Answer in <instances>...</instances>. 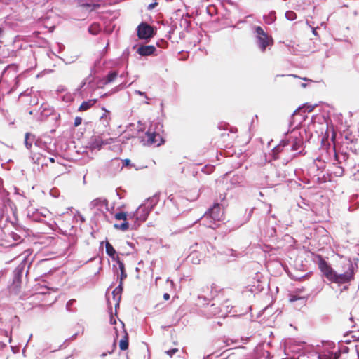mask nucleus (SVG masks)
Here are the masks:
<instances>
[{"instance_id":"nucleus-1","label":"nucleus","mask_w":359,"mask_h":359,"mask_svg":"<svg viewBox=\"0 0 359 359\" xmlns=\"http://www.w3.org/2000/svg\"><path fill=\"white\" fill-rule=\"evenodd\" d=\"M301 122L302 119L294 126L290 121L289 126L291 129L285 133L280 144L272 150L273 159H283L285 163H287L302 152L306 129L299 126Z\"/></svg>"},{"instance_id":"nucleus-2","label":"nucleus","mask_w":359,"mask_h":359,"mask_svg":"<svg viewBox=\"0 0 359 359\" xmlns=\"http://www.w3.org/2000/svg\"><path fill=\"white\" fill-rule=\"evenodd\" d=\"M225 199L226 194H220L219 199H217L212 206L198 220H201L202 224L206 227L214 229L217 228V222L223 218V208Z\"/></svg>"},{"instance_id":"nucleus-3","label":"nucleus","mask_w":359,"mask_h":359,"mask_svg":"<svg viewBox=\"0 0 359 359\" xmlns=\"http://www.w3.org/2000/svg\"><path fill=\"white\" fill-rule=\"evenodd\" d=\"M31 252L29 250H25L20 257H22L20 264L13 271V278L12 284L10 286V290L14 294H18L20 291L22 283V278L25 273L27 274L28 269L32 264L29 259Z\"/></svg>"},{"instance_id":"nucleus-4","label":"nucleus","mask_w":359,"mask_h":359,"mask_svg":"<svg viewBox=\"0 0 359 359\" xmlns=\"http://www.w3.org/2000/svg\"><path fill=\"white\" fill-rule=\"evenodd\" d=\"M27 217L31 221L44 223L52 229L57 225L53 213L46 208L35 209L29 207L27 210Z\"/></svg>"},{"instance_id":"nucleus-5","label":"nucleus","mask_w":359,"mask_h":359,"mask_svg":"<svg viewBox=\"0 0 359 359\" xmlns=\"http://www.w3.org/2000/svg\"><path fill=\"white\" fill-rule=\"evenodd\" d=\"M352 152H339L335 153L336 160L338 163H344L346 170L349 171L352 175H355L359 173V156L356 154V149L353 151L351 147Z\"/></svg>"},{"instance_id":"nucleus-6","label":"nucleus","mask_w":359,"mask_h":359,"mask_svg":"<svg viewBox=\"0 0 359 359\" xmlns=\"http://www.w3.org/2000/svg\"><path fill=\"white\" fill-rule=\"evenodd\" d=\"M162 125L159 123L151 124L148 130L141 137V142L143 145L159 146L163 144V140L160 134Z\"/></svg>"},{"instance_id":"nucleus-7","label":"nucleus","mask_w":359,"mask_h":359,"mask_svg":"<svg viewBox=\"0 0 359 359\" xmlns=\"http://www.w3.org/2000/svg\"><path fill=\"white\" fill-rule=\"evenodd\" d=\"M219 292V289L215 284L202 287L201 293L198 295L197 304L198 306L208 305L211 300L217 297Z\"/></svg>"},{"instance_id":"nucleus-8","label":"nucleus","mask_w":359,"mask_h":359,"mask_svg":"<svg viewBox=\"0 0 359 359\" xmlns=\"http://www.w3.org/2000/svg\"><path fill=\"white\" fill-rule=\"evenodd\" d=\"M254 33L255 34L256 44L259 50L264 53L268 46L273 45V39L268 35L260 26L254 27Z\"/></svg>"},{"instance_id":"nucleus-9","label":"nucleus","mask_w":359,"mask_h":359,"mask_svg":"<svg viewBox=\"0 0 359 359\" xmlns=\"http://www.w3.org/2000/svg\"><path fill=\"white\" fill-rule=\"evenodd\" d=\"M344 271L341 273L335 272L331 282L338 284H344L348 283L353 279V266L350 260H348L344 264Z\"/></svg>"},{"instance_id":"nucleus-10","label":"nucleus","mask_w":359,"mask_h":359,"mask_svg":"<svg viewBox=\"0 0 359 359\" xmlns=\"http://www.w3.org/2000/svg\"><path fill=\"white\" fill-rule=\"evenodd\" d=\"M320 359H338L340 350L336 349L335 344L332 341H325L323 345V350L320 351Z\"/></svg>"},{"instance_id":"nucleus-11","label":"nucleus","mask_w":359,"mask_h":359,"mask_svg":"<svg viewBox=\"0 0 359 359\" xmlns=\"http://www.w3.org/2000/svg\"><path fill=\"white\" fill-rule=\"evenodd\" d=\"M89 207L95 215H104L109 210L108 201L104 198H97L90 203Z\"/></svg>"},{"instance_id":"nucleus-12","label":"nucleus","mask_w":359,"mask_h":359,"mask_svg":"<svg viewBox=\"0 0 359 359\" xmlns=\"http://www.w3.org/2000/svg\"><path fill=\"white\" fill-rule=\"evenodd\" d=\"M149 212L150 210L148 209V208L140 205L136 211L130 214L128 217L129 219H135L134 226L136 228L140 225V222H143L147 219Z\"/></svg>"},{"instance_id":"nucleus-13","label":"nucleus","mask_w":359,"mask_h":359,"mask_svg":"<svg viewBox=\"0 0 359 359\" xmlns=\"http://www.w3.org/2000/svg\"><path fill=\"white\" fill-rule=\"evenodd\" d=\"M265 283V281L262 280V274L256 273L251 284L248 285V290L252 294H257L264 290Z\"/></svg>"},{"instance_id":"nucleus-14","label":"nucleus","mask_w":359,"mask_h":359,"mask_svg":"<svg viewBox=\"0 0 359 359\" xmlns=\"http://www.w3.org/2000/svg\"><path fill=\"white\" fill-rule=\"evenodd\" d=\"M318 268L323 273V276L330 281H331L336 271L328 264V263L320 255H318Z\"/></svg>"},{"instance_id":"nucleus-15","label":"nucleus","mask_w":359,"mask_h":359,"mask_svg":"<svg viewBox=\"0 0 359 359\" xmlns=\"http://www.w3.org/2000/svg\"><path fill=\"white\" fill-rule=\"evenodd\" d=\"M137 32L140 39H150L155 34L153 27L146 22H142L137 26Z\"/></svg>"},{"instance_id":"nucleus-16","label":"nucleus","mask_w":359,"mask_h":359,"mask_svg":"<svg viewBox=\"0 0 359 359\" xmlns=\"http://www.w3.org/2000/svg\"><path fill=\"white\" fill-rule=\"evenodd\" d=\"M334 154L337 153L335 150H334ZM346 170V168L344 166V163H338L334 156V160L332 163L331 168L328 170V173L334 177H342Z\"/></svg>"},{"instance_id":"nucleus-17","label":"nucleus","mask_w":359,"mask_h":359,"mask_svg":"<svg viewBox=\"0 0 359 359\" xmlns=\"http://www.w3.org/2000/svg\"><path fill=\"white\" fill-rule=\"evenodd\" d=\"M208 318L217 316L219 317H225L229 310L223 311V306H217L215 303H212L210 307L205 311Z\"/></svg>"},{"instance_id":"nucleus-18","label":"nucleus","mask_w":359,"mask_h":359,"mask_svg":"<svg viewBox=\"0 0 359 359\" xmlns=\"http://www.w3.org/2000/svg\"><path fill=\"white\" fill-rule=\"evenodd\" d=\"M115 142L116 139L112 137L104 140L101 136H97L92 139L90 146L93 149H100L102 147V146L114 143Z\"/></svg>"},{"instance_id":"nucleus-19","label":"nucleus","mask_w":359,"mask_h":359,"mask_svg":"<svg viewBox=\"0 0 359 359\" xmlns=\"http://www.w3.org/2000/svg\"><path fill=\"white\" fill-rule=\"evenodd\" d=\"M0 210L1 212L8 211L10 209L11 211L13 210V203L8 197V193L0 194Z\"/></svg>"},{"instance_id":"nucleus-20","label":"nucleus","mask_w":359,"mask_h":359,"mask_svg":"<svg viewBox=\"0 0 359 359\" xmlns=\"http://www.w3.org/2000/svg\"><path fill=\"white\" fill-rule=\"evenodd\" d=\"M230 186L227 187V189H233L238 187L245 186V177L242 175L235 174L230 179Z\"/></svg>"},{"instance_id":"nucleus-21","label":"nucleus","mask_w":359,"mask_h":359,"mask_svg":"<svg viewBox=\"0 0 359 359\" xmlns=\"http://www.w3.org/2000/svg\"><path fill=\"white\" fill-rule=\"evenodd\" d=\"M168 201L172 203L173 205L176 206L179 211L184 212L185 210L183 209V205H185L188 202L187 198H184L183 197H175L172 195H170L168 197Z\"/></svg>"},{"instance_id":"nucleus-22","label":"nucleus","mask_w":359,"mask_h":359,"mask_svg":"<svg viewBox=\"0 0 359 359\" xmlns=\"http://www.w3.org/2000/svg\"><path fill=\"white\" fill-rule=\"evenodd\" d=\"M156 48L154 46H140L137 50V53L141 56H149L154 53Z\"/></svg>"},{"instance_id":"nucleus-23","label":"nucleus","mask_w":359,"mask_h":359,"mask_svg":"<svg viewBox=\"0 0 359 359\" xmlns=\"http://www.w3.org/2000/svg\"><path fill=\"white\" fill-rule=\"evenodd\" d=\"M118 76V73L116 71H110L104 78L100 81V83L97 84L98 87H100V85H107L112 83Z\"/></svg>"},{"instance_id":"nucleus-24","label":"nucleus","mask_w":359,"mask_h":359,"mask_svg":"<svg viewBox=\"0 0 359 359\" xmlns=\"http://www.w3.org/2000/svg\"><path fill=\"white\" fill-rule=\"evenodd\" d=\"M120 323L121 327L123 330V338L120 340L119 347L121 350L125 351L128 348V336L126 330L124 328V323L122 321H121Z\"/></svg>"},{"instance_id":"nucleus-25","label":"nucleus","mask_w":359,"mask_h":359,"mask_svg":"<svg viewBox=\"0 0 359 359\" xmlns=\"http://www.w3.org/2000/svg\"><path fill=\"white\" fill-rule=\"evenodd\" d=\"M159 201V194H155L153 196L147 198L145 202L142 204L143 206L148 208L151 211L153 208L158 203Z\"/></svg>"},{"instance_id":"nucleus-26","label":"nucleus","mask_w":359,"mask_h":359,"mask_svg":"<svg viewBox=\"0 0 359 359\" xmlns=\"http://www.w3.org/2000/svg\"><path fill=\"white\" fill-rule=\"evenodd\" d=\"M96 102H97L96 99H92V100H88L87 101H84L81 103V104L79 107V111H87L89 109H90Z\"/></svg>"},{"instance_id":"nucleus-27","label":"nucleus","mask_w":359,"mask_h":359,"mask_svg":"<svg viewBox=\"0 0 359 359\" xmlns=\"http://www.w3.org/2000/svg\"><path fill=\"white\" fill-rule=\"evenodd\" d=\"M303 290H304L303 289L299 290L296 292L290 294V295H289V300H290V302H294L297 301V300L305 301V299L307 298V297L302 296L300 294Z\"/></svg>"},{"instance_id":"nucleus-28","label":"nucleus","mask_w":359,"mask_h":359,"mask_svg":"<svg viewBox=\"0 0 359 359\" xmlns=\"http://www.w3.org/2000/svg\"><path fill=\"white\" fill-rule=\"evenodd\" d=\"M116 262L118 265V268L121 271L120 282H121L123 283V280L125 278H126V277H127V273H126V271H125V266H124V264L123 263V262L120 260V259L118 256L116 257Z\"/></svg>"},{"instance_id":"nucleus-29","label":"nucleus","mask_w":359,"mask_h":359,"mask_svg":"<svg viewBox=\"0 0 359 359\" xmlns=\"http://www.w3.org/2000/svg\"><path fill=\"white\" fill-rule=\"evenodd\" d=\"M122 291L123 283L120 282L119 285L112 292L114 300L121 301Z\"/></svg>"},{"instance_id":"nucleus-30","label":"nucleus","mask_w":359,"mask_h":359,"mask_svg":"<svg viewBox=\"0 0 359 359\" xmlns=\"http://www.w3.org/2000/svg\"><path fill=\"white\" fill-rule=\"evenodd\" d=\"M106 253L114 260L116 261V250L114 247L108 241L105 244Z\"/></svg>"},{"instance_id":"nucleus-31","label":"nucleus","mask_w":359,"mask_h":359,"mask_svg":"<svg viewBox=\"0 0 359 359\" xmlns=\"http://www.w3.org/2000/svg\"><path fill=\"white\" fill-rule=\"evenodd\" d=\"M276 18V12L274 11H271L267 15L264 16V20L268 25L274 22Z\"/></svg>"},{"instance_id":"nucleus-32","label":"nucleus","mask_w":359,"mask_h":359,"mask_svg":"<svg viewBox=\"0 0 359 359\" xmlns=\"http://www.w3.org/2000/svg\"><path fill=\"white\" fill-rule=\"evenodd\" d=\"M313 167H315L317 170L323 171L326 167L325 162L318 158L313 162Z\"/></svg>"},{"instance_id":"nucleus-33","label":"nucleus","mask_w":359,"mask_h":359,"mask_svg":"<svg viewBox=\"0 0 359 359\" xmlns=\"http://www.w3.org/2000/svg\"><path fill=\"white\" fill-rule=\"evenodd\" d=\"M88 32L93 35H97L100 32V27L99 24L93 23L88 27Z\"/></svg>"},{"instance_id":"nucleus-34","label":"nucleus","mask_w":359,"mask_h":359,"mask_svg":"<svg viewBox=\"0 0 359 359\" xmlns=\"http://www.w3.org/2000/svg\"><path fill=\"white\" fill-rule=\"evenodd\" d=\"M23 236H25V233H23V235H21L17 232L12 231L11 233V236L12 237L13 241H15L17 243H20L23 241Z\"/></svg>"},{"instance_id":"nucleus-35","label":"nucleus","mask_w":359,"mask_h":359,"mask_svg":"<svg viewBox=\"0 0 359 359\" xmlns=\"http://www.w3.org/2000/svg\"><path fill=\"white\" fill-rule=\"evenodd\" d=\"M109 111L106 110L103 115L100 117V121H103V125L106 126L109 124Z\"/></svg>"},{"instance_id":"nucleus-36","label":"nucleus","mask_w":359,"mask_h":359,"mask_svg":"<svg viewBox=\"0 0 359 359\" xmlns=\"http://www.w3.org/2000/svg\"><path fill=\"white\" fill-rule=\"evenodd\" d=\"M76 303L75 299H70L66 304V309L69 312L75 311V309L74 308V305Z\"/></svg>"},{"instance_id":"nucleus-37","label":"nucleus","mask_w":359,"mask_h":359,"mask_svg":"<svg viewBox=\"0 0 359 359\" xmlns=\"http://www.w3.org/2000/svg\"><path fill=\"white\" fill-rule=\"evenodd\" d=\"M285 15L286 19L290 21L294 20L297 18V14L292 11H287Z\"/></svg>"},{"instance_id":"nucleus-38","label":"nucleus","mask_w":359,"mask_h":359,"mask_svg":"<svg viewBox=\"0 0 359 359\" xmlns=\"http://www.w3.org/2000/svg\"><path fill=\"white\" fill-rule=\"evenodd\" d=\"M224 253L226 254V255L230 256L232 257H237L241 255V253H238L236 250H234L233 249H227L224 252Z\"/></svg>"},{"instance_id":"nucleus-39","label":"nucleus","mask_w":359,"mask_h":359,"mask_svg":"<svg viewBox=\"0 0 359 359\" xmlns=\"http://www.w3.org/2000/svg\"><path fill=\"white\" fill-rule=\"evenodd\" d=\"M93 81V78L91 76V75H90L89 76H88L87 78H86L81 83L80 86H79V89H81L83 88L86 84H88V86H90L91 83Z\"/></svg>"},{"instance_id":"nucleus-40","label":"nucleus","mask_w":359,"mask_h":359,"mask_svg":"<svg viewBox=\"0 0 359 359\" xmlns=\"http://www.w3.org/2000/svg\"><path fill=\"white\" fill-rule=\"evenodd\" d=\"M128 215L126 212H120L115 214L114 217L117 220H123L126 221L127 219Z\"/></svg>"},{"instance_id":"nucleus-41","label":"nucleus","mask_w":359,"mask_h":359,"mask_svg":"<svg viewBox=\"0 0 359 359\" xmlns=\"http://www.w3.org/2000/svg\"><path fill=\"white\" fill-rule=\"evenodd\" d=\"M10 66L8 65L6 67H5L1 73V78L0 79V82H4L7 81L6 76L10 74V72H7L8 69H9Z\"/></svg>"},{"instance_id":"nucleus-42","label":"nucleus","mask_w":359,"mask_h":359,"mask_svg":"<svg viewBox=\"0 0 359 359\" xmlns=\"http://www.w3.org/2000/svg\"><path fill=\"white\" fill-rule=\"evenodd\" d=\"M114 227L122 231H126L129 228V224L127 222H124L121 224H115Z\"/></svg>"},{"instance_id":"nucleus-43","label":"nucleus","mask_w":359,"mask_h":359,"mask_svg":"<svg viewBox=\"0 0 359 359\" xmlns=\"http://www.w3.org/2000/svg\"><path fill=\"white\" fill-rule=\"evenodd\" d=\"M252 212H253V209L252 208L250 210L249 212L248 213V215L244 218V219L238 224L236 228H238V227L241 226L242 225H243L245 223H246L250 219Z\"/></svg>"},{"instance_id":"nucleus-44","label":"nucleus","mask_w":359,"mask_h":359,"mask_svg":"<svg viewBox=\"0 0 359 359\" xmlns=\"http://www.w3.org/2000/svg\"><path fill=\"white\" fill-rule=\"evenodd\" d=\"M188 258L191 260V262L194 264H198L199 259L197 257L196 253H191Z\"/></svg>"},{"instance_id":"nucleus-45","label":"nucleus","mask_w":359,"mask_h":359,"mask_svg":"<svg viewBox=\"0 0 359 359\" xmlns=\"http://www.w3.org/2000/svg\"><path fill=\"white\" fill-rule=\"evenodd\" d=\"M30 134L29 133H27L25 135V144L27 149H30L32 147V142H29Z\"/></svg>"},{"instance_id":"nucleus-46","label":"nucleus","mask_w":359,"mask_h":359,"mask_svg":"<svg viewBox=\"0 0 359 359\" xmlns=\"http://www.w3.org/2000/svg\"><path fill=\"white\" fill-rule=\"evenodd\" d=\"M177 352H178V349L175 348L170 349L168 351H165V353L168 355L170 357H172L173 355H175Z\"/></svg>"},{"instance_id":"nucleus-47","label":"nucleus","mask_w":359,"mask_h":359,"mask_svg":"<svg viewBox=\"0 0 359 359\" xmlns=\"http://www.w3.org/2000/svg\"><path fill=\"white\" fill-rule=\"evenodd\" d=\"M82 122V118L81 117H76L75 119H74V126H79V125H81Z\"/></svg>"},{"instance_id":"nucleus-48","label":"nucleus","mask_w":359,"mask_h":359,"mask_svg":"<svg viewBox=\"0 0 359 359\" xmlns=\"http://www.w3.org/2000/svg\"><path fill=\"white\" fill-rule=\"evenodd\" d=\"M315 106L314 105H306L304 107V111L307 112H311L313 111Z\"/></svg>"},{"instance_id":"nucleus-49","label":"nucleus","mask_w":359,"mask_h":359,"mask_svg":"<svg viewBox=\"0 0 359 359\" xmlns=\"http://www.w3.org/2000/svg\"><path fill=\"white\" fill-rule=\"evenodd\" d=\"M110 323L111 325H116V320L115 317L113 316L112 313H110Z\"/></svg>"},{"instance_id":"nucleus-50","label":"nucleus","mask_w":359,"mask_h":359,"mask_svg":"<svg viewBox=\"0 0 359 359\" xmlns=\"http://www.w3.org/2000/svg\"><path fill=\"white\" fill-rule=\"evenodd\" d=\"M135 94L137 95H141V96H143L144 97H145L146 99H148V97L147 95V94L144 93V92H142L140 90H135Z\"/></svg>"},{"instance_id":"nucleus-51","label":"nucleus","mask_w":359,"mask_h":359,"mask_svg":"<svg viewBox=\"0 0 359 359\" xmlns=\"http://www.w3.org/2000/svg\"><path fill=\"white\" fill-rule=\"evenodd\" d=\"M157 4H158L156 2L151 3L150 4L148 5L147 9L152 10L157 6Z\"/></svg>"},{"instance_id":"nucleus-52","label":"nucleus","mask_w":359,"mask_h":359,"mask_svg":"<svg viewBox=\"0 0 359 359\" xmlns=\"http://www.w3.org/2000/svg\"><path fill=\"white\" fill-rule=\"evenodd\" d=\"M123 166H128L130 165V160L129 159H124L122 161Z\"/></svg>"},{"instance_id":"nucleus-53","label":"nucleus","mask_w":359,"mask_h":359,"mask_svg":"<svg viewBox=\"0 0 359 359\" xmlns=\"http://www.w3.org/2000/svg\"><path fill=\"white\" fill-rule=\"evenodd\" d=\"M11 78H13L15 82L18 81V76L16 75V73L15 72H13L11 74Z\"/></svg>"},{"instance_id":"nucleus-54","label":"nucleus","mask_w":359,"mask_h":359,"mask_svg":"<svg viewBox=\"0 0 359 359\" xmlns=\"http://www.w3.org/2000/svg\"><path fill=\"white\" fill-rule=\"evenodd\" d=\"M355 65L356 68L358 69V70L359 71V56H358V57L355 58Z\"/></svg>"},{"instance_id":"nucleus-55","label":"nucleus","mask_w":359,"mask_h":359,"mask_svg":"<svg viewBox=\"0 0 359 359\" xmlns=\"http://www.w3.org/2000/svg\"><path fill=\"white\" fill-rule=\"evenodd\" d=\"M57 46L60 51H62L65 49V46L63 44L57 43Z\"/></svg>"},{"instance_id":"nucleus-56","label":"nucleus","mask_w":359,"mask_h":359,"mask_svg":"<svg viewBox=\"0 0 359 359\" xmlns=\"http://www.w3.org/2000/svg\"><path fill=\"white\" fill-rule=\"evenodd\" d=\"M163 298H164V299H165V300H168V299H170V294H168V293H165V294H163Z\"/></svg>"},{"instance_id":"nucleus-57","label":"nucleus","mask_w":359,"mask_h":359,"mask_svg":"<svg viewBox=\"0 0 359 359\" xmlns=\"http://www.w3.org/2000/svg\"><path fill=\"white\" fill-rule=\"evenodd\" d=\"M311 29H312V32H313V35L314 36H318L316 28V27H312Z\"/></svg>"},{"instance_id":"nucleus-58","label":"nucleus","mask_w":359,"mask_h":359,"mask_svg":"<svg viewBox=\"0 0 359 359\" xmlns=\"http://www.w3.org/2000/svg\"><path fill=\"white\" fill-rule=\"evenodd\" d=\"M114 301L116 302L115 310L116 311V309L119 307L120 301H118V300H114Z\"/></svg>"},{"instance_id":"nucleus-59","label":"nucleus","mask_w":359,"mask_h":359,"mask_svg":"<svg viewBox=\"0 0 359 359\" xmlns=\"http://www.w3.org/2000/svg\"><path fill=\"white\" fill-rule=\"evenodd\" d=\"M65 89L64 86H59V87H58L57 91H59V92H63V91H65Z\"/></svg>"},{"instance_id":"nucleus-60","label":"nucleus","mask_w":359,"mask_h":359,"mask_svg":"<svg viewBox=\"0 0 359 359\" xmlns=\"http://www.w3.org/2000/svg\"><path fill=\"white\" fill-rule=\"evenodd\" d=\"M77 335H78V333H75L74 334H73V335L69 338V339H70V340H74V339H75L76 338Z\"/></svg>"},{"instance_id":"nucleus-61","label":"nucleus","mask_w":359,"mask_h":359,"mask_svg":"<svg viewBox=\"0 0 359 359\" xmlns=\"http://www.w3.org/2000/svg\"><path fill=\"white\" fill-rule=\"evenodd\" d=\"M128 74L127 72H123L121 74H120V77L121 78H124L125 76H126Z\"/></svg>"},{"instance_id":"nucleus-62","label":"nucleus","mask_w":359,"mask_h":359,"mask_svg":"<svg viewBox=\"0 0 359 359\" xmlns=\"http://www.w3.org/2000/svg\"><path fill=\"white\" fill-rule=\"evenodd\" d=\"M311 22L310 21H309V20H307V21H306V24H307V25H308L311 28H312V27H313L312 26V25H311Z\"/></svg>"},{"instance_id":"nucleus-63","label":"nucleus","mask_w":359,"mask_h":359,"mask_svg":"<svg viewBox=\"0 0 359 359\" xmlns=\"http://www.w3.org/2000/svg\"><path fill=\"white\" fill-rule=\"evenodd\" d=\"M114 330H115V332H116V336L117 337H118V330L116 327H114Z\"/></svg>"},{"instance_id":"nucleus-64","label":"nucleus","mask_w":359,"mask_h":359,"mask_svg":"<svg viewBox=\"0 0 359 359\" xmlns=\"http://www.w3.org/2000/svg\"><path fill=\"white\" fill-rule=\"evenodd\" d=\"M49 161L52 163H54L55 162V159L53 158H49Z\"/></svg>"}]
</instances>
